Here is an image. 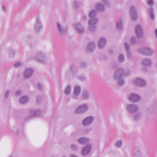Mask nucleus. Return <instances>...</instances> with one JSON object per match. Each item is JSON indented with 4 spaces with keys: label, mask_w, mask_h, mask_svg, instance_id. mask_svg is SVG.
<instances>
[{
    "label": "nucleus",
    "mask_w": 157,
    "mask_h": 157,
    "mask_svg": "<svg viewBox=\"0 0 157 157\" xmlns=\"http://www.w3.org/2000/svg\"><path fill=\"white\" fill-rule=\"evenodd\" d=\"M130 72L128 70L124 71L122 68L117 69L113 75L114 78L116 80H119L123 77L127 76L130 74Z\"/></svg>",
    "instance_id": "nucleus-1"
},
{
    "label": "nucleus",
    "mask_w": 157,
    "mask_h": 157,
    "mask_svg": "<svg viewBox=\"0 0 157 157\" xmlns=\"http://www.w3.org/2000/svg\"><path fill=\"white\" fill-rule=\"evenodd\" d=\"M139 52L145 56H151L153 53V51L149 48H143L138 49Z\"/></svg>",
    "instance_id": "nucleus-2"
},
{
    "label": "nucleus",
    "mask_w": 157,
    "mask_h": 157,
    "mask_svg": "<svg viewBox=\"0 0 157 157\" xmlns=\"http://www.w3.org/2000/svg\"><path fill=\"white\" fill-rule=\"evenodd\" d=\"M89 109V107L86 104L80 105L76 109L75 113L78 114L83 113Z\"/></svg>",
    "instance_id": "nucleus-3"
},
{
    "label": "nucleus",
    "mask_w": 157,
    "mask_h": 157,
    "mask_svg": "<svg viewBox=\"0 0 157 157\" xmlns=\"http://www.w3.org/2000/svg\"><path fill=\"white\" fill-rule=\"evenodd\" d=\"M81 91V87L80 86L77 85L75 87L72 98L74 99L78 100V97Z\"/></svg>",
    "instance_id": "nucleus-4"
},
{
    "label": "nucleus",
    "mask_w": 157,
    "mask_h": 157,
    "mask_svg": "<svg viewBox=\"0 0 157 157\" xmlns=\"http://www.w3.org/2000/svg\"><path fill=\"white\" fill-rule=\"evenodd\" d=\"M92 150V146L90 144H87L83 148L81 152L82 155L85 156L90 154Z\"/></svg>",
    "instance_id": "nucleus-5"
},
{
    "label": "nucleus",
    "mask_w": 157,
    "mask_h": 157,
    "mask_svg": "<svg viewBox=\"0 0 157 157\" xmlns=\"http://www.w3.org/2000/svg\"><path fill=\"white\" fill-rule=\"evenodd\" d=\"M126 109L130 113H134L138 111L137 106L134 104H128L126 106Z\"/></svg>",
    "instance_id": "nucleus-6"
},
{
    "label": "nucleus",
    "mask_w": 157,
    "mask_h": 157,
    "mask_svg": "<svg viewBox=\"0 0 157 157\" xmlns=\"http://www.w3.org/2000/svg\"><path fill=\"white\" fill-rule=\"evenodd\" d=\"M57 29L59 34L61 36H64L66 33L68 29L66 27H64L59 23H57Z\"/></svg>",
    "instance_id": "nucleus-7"
},
{
    "label": "nucleus",
    "mask_w": 157,
    "mask_h": 157,
    "mask_svg": "<svg viewBox=\"0 0 157 157\" xmlns=\"http://www.w3.org/2000/svg\"><path fill=\"white\" fill-rule=\"evenodd\" d=\"M30 115L25 118V121H27L28 120L33 117L39 116L40 114V111L38 109H32L30 110Z\"/></svg>",
    "instance_id": "nucleus-8"
},
{
    "label": "nucleus",
    "mask_w": 157,
    "mask_h": 157,
    "mask_svg": "<svg viewBox=\"0 0 157 157\" xmlns=\"http://www.w3.org/2000/svg\"><path fill=\"white\" fill-rule=\"evenodd\" d=\"M94 119L93 116H90L85 118L82 121V125L84 126H87L91 125Z\"/></svg>",
    "instance_id": "nucleus-9"
},
{
    "label": "nucleus",
    "mask_w": 157,
    "mask_h": 157,
    "mask_svg": "<svg viewBox=\"0 0 157 157\" xmlns=\"http://www.w3.org/2000/svg\"><path fill=\"white\" fill-rule=\"evenodd\" d=\"M35 59L37 62L44 63L45 62V56L42 52H38L35 56Z\"/></svg>",
    "instance_id": "nucleus-10"
},
{
    "label": "nucleus",
    "mask_w": 157,
    "mask_h": 157,
    "mask_svg": "<svg viewBox=\"0 0 157 157\" xmlns=\"http://www.w3.org/2000/svg\"><path fill=\"white\" fill-rule=\"evenodd\" d=\"M90 92L86 90H83L81 95V99L83 101L89 100L90 97Z\"/></svg>",
    "instance_id": "nucleus-11"
},
{
    "label": "nucleus",
    "mask_w": 157,
    "mask_h": 157,
    "mask_svg": "<svg viewBox=\"0 0 157 157\" xmlns=\"http://www.w3.org/2000/svg\"><path fill=\"white\" fill-rule=\"evenodd\" d=\"M128 98L129 101L133 103L138 102L140 100V97L135 94H131L129 96Z\"/></svg>",
    "instance_id": "nucleus-12"
},
{
    "label": "nucleus",
    "mask_w": 157,
    "mask_h": 157,
    "mask_svg": "<svg viewBox=\"0 0 157 157\" xmlns=\"http://www.w3.org/2000/svg\"><path fill=\"white\" fill-rule=\"evenodd\" d=\"M130 11L132 19L134 21H136L138 18V13L136 9L132 6L130 9Z\"/></svg>",
    "instance_id": "nucleus-13"
},
{
    "label": "nucleus",
    "mask_w": 157,
    "mask_h": 157,
    "mask_svg": "<svg viewBox=\"0 0 157 157\" xmlns=\"http://www.w3.org/2000/svg\"><path fill=\"white\" fill-rule=\"evenodd\" d=\"M42 25L40 20V18L37 17L36 19V22L35 27V32L36 33L39 32L42 28Z\"/></svg>",
    "instance_id": "nucleus-14"
},
{
    "label": "nucleus",
    "mask_w": 157,
    "mask_h": 157,
    "mask_svg": "<svg viewBox=\"0 0 157 157\" xmlns=\"http://www.w3.org/2000/svg\"><path fill=\"white\" fill-rule=\"evenodd\" d=\"M134 83L136 85L140 87H143L146 86L145 81L140 78H137L135 79L134 81Z\"/></svg>",
    "instance_id": "nucleus-15"
},
{
    "label": "nucleus",
    "mask_w": 157,
    "mask_h": 157,
    "mask_svg": "<svg viewBox=\"0 0 157 157\" xmlns=\"http://www.w3.org/2000/svg\"><path fill=\"white\" fill-rule=\"evenodd\" d=\"M136 34L139 38H141L143 36V30L140 25H138L136 28Z\"/></svg>",
    "instance_id": "nucleus-16"
},
{
    "label": "nucleus",
    "mask_w": 157,
    "mask_h": 157,
    "mask_svg": "<svg viewBox=\"0 0 157 157\" xmlns=\"http://www.w3.org/2000/svg\"><path fill=\"white\" fill-rule=\"evenodd\" d=\"M106 40L104 38H102L99 40L98 43V47L100 49H103L106 45Z\"/></svg>",
    "instance_id": "nucleus-17"
},
{
    "label": "nucleus",
    "mask_w": 157,
    "mask_h": 157,
    "mask_svg": "<svg viewBox=\"0 0 157 157\" xmlns=\"http://www.w3.org/2000/svg\"><path fill=\"white\" fill-rule=\"evenodd\" d=\"M74 28L76 31L79 34H82L84 32L83 28L79 24L75 25L74 26Z\"/></svg>",
    "instance_id": "nucleus-18"
},
{
    "label": "nucleus",
    "mask_w": 157,
    "mask_h": 157,
    "mask_svg": "<svg viewBox=\"0 0 157 157\" xmlns=\"http://www.w3.org/2000/svg\"><path fill=\"white\" fill-rule=\"evenodd\" d=\"M33 71L32 69L29 68L25 71L24 74V77L25 78H28L31 77L33 75Z\"/></svg>",
    "instance_id": "nucleus-19"
},
{
    "label": "nucleus",
    "mask_w": 157,
    "mask_h": 157,
    "mask_svg": "<svg viewBox=\"0 0 157 157\" xmlns=\"http://www.w3.org/2000/svg\"><path fill=\"white\" fill-rule=\"evenodd\" d=\"M95 48L94 44L93 42H91L89 43L87 48V51L90 53H92Z\"/></svg>",
    "instance_id": "nucleus-20"
},
{
    "label": "nucleus",
    "mask_w": 157,
    "mask_h": 157,
    "mask_svg": "<svg viewBox=\"0 0 157 157\" xmlns=\"http://www.w3.org/2000/svg\"><path fill=\"white\" fill-rule=\"evenodd\" d=\"M148 11L151 20H154L155 18V16L154 14V11L153 8L152 7L149 8L148 9Z\"/></svg>",
    "instance_id": "nucleus-21"
},
{
    "label": "nucleus",
    "mask_w": 157,
    "mask_h": 157,
    "mask_svg": "<svg viewBox=\"0 0 157 157\" xmlns=\"http://www.w3.org/2000/svg\"><path fill=\"white\" fill-rule=\"evenodd\" d=\"M124 48L127 53V56L129 58H130L132 56V54L130 51L129 47L128 44L125 43L124 44Z\"/></svg>",
    "instance_id": "nucleus-22"
},
{
    "label": "nucleus",
    "mask_w": 157,
    "mask_h": 157,
    "mask_svg": "<svg viewBox=\"0 0 157 157\" xmlns=\"http://www.w3.org/2000/svg\"><path fill=\"white\" fill-rule=\"evenodd\" d=\"M89 141L88 139L86 138H81L79 139L78 140V143L80 144H86L88 143Z\"/></svg>",
    "instance_id": "nucleus-23"
},
{
    "label": "nucleus",
    "mask_w": 157,
    "mask_h": 157,
    "mask_svg": "<svg viewBox=\"0 0 157 157\" xmlns=\"http://www.w3.org/2000/svg\"><path fill=\"white\" fill-rule=\"evenodd\" d=\"M95 7L97 10L100 12H103L105 11V9L103 6L101 4H97L95 6Z\"/></svg>",
    "instance_id": "nucleus-24"
},
{
    "label": "nucleus",
    "mask_w": 157,
    "mask_h": 157,
    "mask_svg": "<svg viewBox=\"0 0 157 157\" xmlns=\"http://www.w3.org/2000/svg\"><path fill=\"white\" fill-rule=\"evenodd\" d=\"M98 21L97 18L90 19L88 21V25L90 26H95Z\"/></svg>",
    "instance_id": "nucleus-25"
},
{
    "label": "nucleus",
    "mask_w": 157,
    "mask_h": 157,
    "mask_svg": "<svg viewBox=\"0 0 157 157\" xmlns=\"http://www.w3.org/2000/svg\"><path fill=\"white\" fill-rule=\"evenodd\" d=\"M28 97L26 96H24L20 98V101L21 104H24L28 102Z\"/></svg>",
    "instance_id": "nucleus-26"
},
{
    "label": "nucleus",
    "mask_w": 157,
    "mask_h": 157,
    "mask_svg": "<svg viewBox=\"0 0 157 157\" xmlns=\"http://www.w3.org/2000/svg\"><path fill=\"white\" fill-rule=\"evenodd\" d=\"M142 64L145 66H149L151 64V61L149 59H145L143 60Z\"/></svg>",
    "instance_id": "nucleus-27"
},
{
    "label": "nucleus",
    "mask_w": 157,
    "mask_h": 157,
    "mask_svg": "<svg viewBox=\"0 0 157 157\" xmlns=\"http://www.w3.org/2000/svg\"><path fill=\"white\" fill-rule=\"evenodd\" d=\"M96 15V11L95 10H92L89 13V16L90 19L96 18L95 17Z\"/></svg>",
    "instance_id": "nucleus-28"
},
{
    "label": "nucleus",
    "mask_w": 157,
    "mask_h": 157,
    "mask_svg": "<svg viewBox=\"0 0 157 157\" xmlns=\"http://www.w3.org/2000/svg\"><path fill=\"white\" fill-rule=\"evenodd\" d=\"M8 52L9 53L10 57L11 58H13L15 54L14 50L11 48H9L8 50Z\"/></svg>",
    "instance_id": "nucleus-29"
},
{
    "label": "nucleus",
    "mask_w": 157,
    "mask_h": 157,
    "mask_svg": "<svg viewBox=\"0 0 157 157\" xmlns=\"http://www.w3.org/2000/svg\"><path fill=\"white\" fill-rule=\"evenodd\" d=\"M117 27L118 30L121 31L122 29V23L121 20H120L119 22L117 23Z\"/></svg>",
    "instance_id": "nucleus-30"
},
{
    "label": "nucleus",
    "mask_w": 157,
    "mask_h": 157,
    "mask_svg": "<svg viewBox=\"0 0 157 157\" xmlns=\"http://www.w3.org/2000/svg\"><path fill=\"white\" fill-rule=\"evenodd\" d=\"M134 157H141L139 150L138 148H136L134 150Z\"/></svg>",
    "instance_id": "nucleus-31"
},
{
    "label": "nucleus",
    "mask_w": 157,
    "mask_h": 157,
    "mask_svg": "<svg viewBox=\"0 0 157 157\" xmlns=\"http://www.w3.org/2000/svg\"><path fill=\"white\" fill-rule=\"evenodd\" d=\"M71 87L70 86H68L65 89L64 91L65 94L67 95L70 94Z\"/></svg>",
    "instance_id": "nucleus-32"
},
{
    "label": "nucleus",
    "mask_w": 157,
    "mask_h": 157,
    "mask_svg": "<svg viewBox=\"0 0 157 157\" xmlns=\"http://www.w3.org/2000/svg\"><path fill=\"white\" fill-rule=\"evenodd\" d=\"M71 150L74 151H76L78 150V148L76 145L72 144L71 145Z\"/></svg>",
    "instance_id": "nucleus-33"
},
{
    "label": "nucleus",
    "mask_w": 157,
    "mask_h": 157,
    "mask_svg": "<svg viewBox=\"0 0 157 157\" xmlns=\"http://www.w3.org/2000/svg\"><path fill=\"white\" fill-rule=\"evenodd\" d=\"M130 42L132 44L135 45L137 43V40L135 37H132L130 39Z\"/></svg>",
    "instance_id": "nucleus-34"
},
{
    "label": "nucleus",
    "mask_w": 157,
    "mask_h": 157,
    "mask_svg": "<svg viewBox=\"0 0 157 157\" xmlns=\"http://www.w3.org/2000/svg\"><path fill=\"white\" fill-rule=\"evenodd\" d=\"M141 114L140 113H137L134 115V120L136 121L139 119L141 116Z\"/></svg>",
    "instance_id": "nucleus-35"
},
{
    "label": "nucleus",
    "mask_w": 157,
    "mask_h": 157,
    "mask_svg": "<svg viewBox=\"0 0 157 157\" xmlns=\"http://www.w3.org/2000/svg\"><path fill=\"white\" fill-rule=\"evenodd\" d=\"M118 60L121 63H122L124 61V57L122 55H121L119 56Z\"/></svg>",
    "instance_id": "nucleus-36"
},
{
    "label": "nucleus",
    "mask_w": 157,
    "mask_h": 157,
    "mask_svg": "<svg viewBox=\"0 0 157 157\" xmlns=\"http://www.w3.org/2000/svg\"><path fill=\"white\" fill-rule=\"evenodd\" d=\"M80 66L81 68L84 69L86 67L87 64L85 62H81Z\"/></svg>",
    "instance_id": "nucleus-37"
},
{
    "label": "nucleus",
    "mask_w": 157,
    "mask_h": 157,
    "mask_svg": "<svg viewBox=\"0 0 157 157\" xmlns=\"http://www.w3.org/2000/svg\"><path fill=\"white\" fill-rule=\"evenodd\" d=\"M89 31L90 32H94L95 31L96 27L95 26H90L89 25Z\"/></svg>",
    "instance_id": "nucleus-38"
},
{
    "label": "nucleus",
    "mask_w": 157,
    "mask_h": 157,
    "mask_svg": "<svg viewBox=\"0 0 157 157\" xmlns=\"http://www.w3.org/2000/svg\"><path fill=\"white\" fill-rule=\"evenodd\" d=\"M118 84L120 86H123L124 83V81L123 79H120L118 80Z\"/></svg>",
    "instance_id": "nucleus-39"
},
{
    "label": "nucleus",
    "mask_w": 157,
    "mask_h": 157,
    "mask_svg": "<svg viewBox=\"0 0 157 157\" xmlns=\"http://www.w3.org/2000/svg\"><path fill=\"white\" fill-rule=\"evenodd\" d=\"M122 144V143L121 141H118L117 142L116 144V146L118 148H120L121 147Z\"/></svg>",
    "instance_id": "nucleus-40"
},
{
    "label": "nucleus",
    "mask_w": 157,
    "mask_h": 157,
    "mask_svg": "<svg viewBox=\"0 0 157 157\" xmlns=\"http://www.w3.org/2000/svg\"><path fill=\"white\" fill-rule=\"evenodd\" d=\"M10 93V91L9 90H7L5 93V98L6 99H7L9 97Z\"/></svg>",
    "instance_id": "nucleus-41"
},
{
    "label": "nucleus",
    "mask_w": 157,
    "mask_h": 157,
    "mask_svg": "<svg viewBox=\"0 0 157 157\" xmlns=\"http://www.w3.org/2000/svg\"><path fill=\"white\" fill-rule=\"evenodd\" d=\"M147 4L150 6H153L154 4L153 0H148Z\"/></svg>",
    "instance_id": "nucleus-42"
},
{
    "label": "nucleus",
    "mask_w": 157,
    "mask_h": 157,
    "mask_svg": "<svg viewBox=\"0 0 157 157\" xmlns=\"http://www.w3.org/2000/svg\"><path fill=\"white\" fill-rule=\"evenodd\" d=\"M37 87L39 90H42L43 89V85L42 84L38 83L37 84Z\"/></svg>",
    "instance_id": "nucleus-43"
},
{
    "label": "nucleus",
    "mask_w": 157,
    "mask_h": 157,
    "mask_svg": "<svg viewBox=\"0 0 157 157\" xmlns=\"http://www.w3.org/2000/svg\"><path fill=\"white\" fill-rule=\"evenodd\" d=\"M22 93V92L21 90H17L15 93V96H18L20 95L21 93Z\"/></svg>",
    "instance_id": "nucleus-44"
},
{
    "label": "nucleus",
    "mask_w": 157,
    "mask_h": 157,
    "mask_svg": "<svg viewBox=\"0 0 157 157\" xmlns=\"http://www.w3.org/2000/svg\"><path fill=\"white\" fill-rule=\"evenodd\" d=\"M73 6L76 9H77L78 7V5L76 2H74Z\"/></svg>",
    "instance_id": "nucleus-45"
},
{
    "label": "nucleus",
    "mask_w": 157,
    "mask_h": 157,
    "mask_svg": "<svg viewBox=\"0 0 157 157\" xmlns=\"http://www.w3.org/2000/svg\"><path fill=\"white\" fill-rule=\"evenodd\" d=\"M102 2L105 4V6H108L109 5V3L107 0H102Z\"/></svg>",
    "instance_id": "nucleus-46"
},
{
    "label": "nucleus",
    "mask_w": 157,
    "mask_h": 157,
    "mask_svg": "<svg viewBox=\"0 0 157 157\" xmlns=\"http://www.w3.org/2000/svg\"><path fill=\"white\" fill-rule=\"evenodd\" d=\"M78 79L80 81H84L85 79V78L84 77H79Z\"/></svg>",
    "instance_id": "nucleus-47"
},
{
    "label": "nucleus",
    "mask_w": 157,
    "mask_h": 157,
    "mask_svg": "<svg viewBox=\"0 0 157 157\" xmlns=\"http://www.w3.org/2000/svg\"><path fill=\"white\" fill-rule=\"evenodd\" d=\"M21 64V63L20 62H18L14 64V66L16 67H18L20 66Z\"/></svg>",
    "instance_id": "nucleus-48"
},
{
    "label": "nucleus",
    "mask_w": 157,
    "mask_h": 157,
    "mask_svg": "<svg viewBox=\"0 0 157 157\" xmlns=\"http://www.w3.org/2000/svg\"><path fill=\"white\" fill-rule=\"evenodd\" d=\"M86 16L84 14L83 15L82 18V20H83V21H85V20L86 19Z\"/></svg>",
    "instance_id": "nucleus-49"
},
{
    "label": "nucleus",
    "mask_w": 157,
    "mask_h": 157,
    "mask_svg": "<svg viewBox=\"0 0 157 157\" xmlns=\"http://www.w3.org/2000/svg\"><path fill=\"white\" fill-rule=\"evenodd\" d=\"M73 65H71L70 66V72H73V71H72V69H73Z\"/></svg>",
    "instance_id": "nucleus-50"
},
{
    "label": "nucleus",
    "mask_w": 157,
    "mask_h": 157,
    "mask_svg": "<svg viewBox=\"0 0 157 157\" xmlns=\"http://www.w3.org/2000/svg\"><path fill=\"white\" fill-rule=\"evenodd\" d=\"M70 157H78L77 155H76L75 154H71L70 155Z\"/></svg>",
    "instance_id": "nucleus-51"
},
{
    "label": "nucleus",
    "mask_w": 157,
    "mask_h": 157,
    "mask_svg": "<svg viewBox=\"0 0 157 157\" xmlns=\"http://www.w3.org/2000/svg\"><path fill=\"white\" fill-rule=\"evenodd\" d=\"M2 9L3 11H4V12H6V8L4 6H3L2 7Z\"/></svg>",
    "instance_id": "nucleus-52"
},
{
    "label": "nucleus",
    "mask_w": 157,
    "mask_h": 157,
    "mask_svg": "<svg viewBox=\"0 0 157 157\" xmlns=\"http://www.w3.org/2000/svg\"><path fill=\"white\" fill-rule=\"evenodd\" d=\"M155 35H156V37L157 38V29H156L155 30Z\"/></svg>",
    "instance_id": "nucleus-53"
},
{
    "label": "nucleus",
    "mask_w": 157,
    "mask_h": 157,
    "mask_svg": "<svg viewBox=\"0 0 157 157\" xmlns=\"http://www.w3.org/2000/svg\"><path fill=\"white\" fill-rule=\"evenodd\" d=\"M20 132L19 131V130H18L17 131V132L16 133V135H18L19 134V133Z\"/></svg>",
    "instance_id": "nucleus-54"
},
{
    "label": "nucleus",
    "mask_w": 157,
    "mask_h": 157,
    "mask_svg": "<svg viewBox=\"0 0 157 157\" xmlns=\"http://www.w3.org/2000/svg\"><path fill=\"white\" fill-rule=\"evenodd\" d=\"M109 52L110 53H111L112 52V50H110L109 51Z\"/></svg>",
    "instance_id": "nucleus-55"
},
{
    "label": "nucleus",
    "mask_w": 157,
    "mask_h": 157,
    "mask_svg": "<svg viewBox=\"0 0 157 157\" xmlns=\"http://www.w3.org/2000/svg\"><path fill=\"white\" fill-rule=\"evenodd\" d=\"M36 101H37V102H38V98H37Z\"/></svg>",
    "instance_id": "nucleus-56"
},
{
    "label": "nucleus",
    "mask_w": 157,
    "mask_h": 157,
    "mask_svg": "<svg viewBox=\"0 0 157 157\" xmlns=\"http://www.w3.org/2000/svg\"><path fill=\"white\" fill-rule=\"evenodd\" d=\"M62 157H65V156H63Z\"/></svg>",
    "instance_id": "nucleus-57"
},
{
    "label": "nucleus",
    "mask_w": 157,
    "mask_h": 157,
    "mask_svg": "<svg viewBox=\"0 0 157 157\" xmlns=\"http://www.w3.org/2000/svg\"><path fill=\"white\" fill-rule=\"evenodd\" d=\"M52 157H55L54 156H52Z\"/></svg>",
    "instance_id": "nucleus-58"
}]
</instances>
